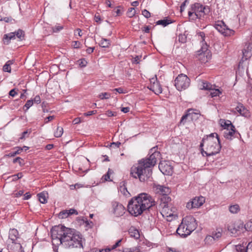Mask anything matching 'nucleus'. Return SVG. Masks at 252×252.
Returning <instances> with one entry per match:
<instances>
[{"label": "nucleus", "instance_id": "f257e3e1", "mask_svg": "<svg viewBox=\"0 0 252 252\" xmlns=\"http://www.w3.org/2000/svg\"><path fill=\"white\" fill-rule=\"evenodd\" d=\"M53 245H61L65 248H83L82 238L74 234L69 228L63 225L55 226L51 230Z\"/></svg>", "mask_w": 252, "mask_h": 252}, {"label": "nucleus", "instance_id": "f03ea898", "mask_svg": "<svg viewBox=\"0 0 252 252\" xmlns=\"http://www.w3.org/2000/svg\"><path fill=\"white\" fill-rule=\"evenodd\" d=\"M157 147L152 148L150 151L151 155L148 158L139 160L131 167L130 174L132 177L138 178L140 182H143L150 178L152 174L151 168L155 165L157 159L160 157V153L157 151Z\"/></svg>", "mask_w": 252, "mask_h": 252}, {"label": "nucleus", "instance_id": "7ed1b4c3", "mask_svg": "<svg viewBox=\"0 0 252 252\" xmlns=\"http://www.w3.org/2000/svg\"><path fill=\"white\" fill-rule=\"evenodd\" d=\"M155 205L156 202L151 195L146 193H141L129 200L127 210L131 215L137 217Z\"/></svg>", "mask_w": 252, "mask_h": 252}, {"label": "nucleus", "instance_id": "20e7f679", "mask_svg": "<svg viewBox=\"0 0 252 252\" xmlns=\"http://www.w3.org/2000/svg\"><path fill=\"white\" fill-rule=\"evenodd\" d=\"M203 156H211L219 153L221 149L220 140L217 133H212L204 136L200 144Z\"/></svg>", "mask_w": 252, "mask_h": 252}, {"label": "nucleus", "instance_id": "39448f33", "mask_svg": "<svg viewBox=\"0 0 252 252\" xmlns=\"http://www.w3.org/2000/svg\"><path fill=\"white\" fill-rule=\"evenodd\" d=\"M198 37L201 40V48L198 51L199 59L202 62H207L210 59L211 55L210 52L208 50V46L205 40V35L204 32H200L198 33Z\"/></svg>", "mask_w": 252, "mask_h": 252}, {"label": "nucleus", "instance_id": "423d86ee", "mask_svg": "<svg viewBox=\"0 0 252 252\" xmlns=\"http://www.w3.org/2000/svg\"><path fill=\"white\" fill-rule=\"evenodd\" d=\"M209 11L208 6H204L199 3H195L191 6V9L188 12V15L191 17L193 13L196 18H200Z\"/></svg>", "mask_w": 252, "mask_h": 252}, {"label": "nucleus", "instance_id": "0eeeda50", "mask_svg": "<svg viewBox=\"0 0 252 252\" xmlns=\"http://www.w3.org/2000/svg\"><path fill=\"white\" fill-rule=\"evenodd\" d=\"M174 85L176 89L181 91L188 88L190 84V79L186 75L183 74L179 75L175 79Z\"/></svg>", "mask_w": 252, "mask_h": 252}, {"label": "nucleus", "instance_id": "6e6552de", "mask_svg": "<svg viewBox=\"0 0 252 252\" xmlns=\"http://www.w3.org/2000/svg\"><path fill=\"white\" fill-rule=\"evenodd\" d=\"M195 219L191 216H189L183 219L182 221L179 225V229L182 230L185 227H187L191 232L193 231L196 227V223Z\"/></svg>", "mask_w": 252, "mask_h": 252}, {"label": "nucleus", "instance_id": "1a4fd4ad", "mask_svg": "<svg viewBox=\"0 0 252 252\" xmlns=\"http://www.w3.org/2000/svg\"><path fill=\"white\" fill-rule=\"evenodd\" d=\"M227 228L232 236H236L243 231L244 224L241 221L230 222L228 224Z\"/></svg>", "mask_w": 252, "mask_h": 252}, {"label": "nucleus", "instance_id": "9d476101", "mask_svg": "<svg viewBox=\"0 0 252 252\" xmlns=\"http://www.w3.org/2000/svg\"><path fill=\"white\" fill-rule=\"evenodd\" d=\"M161 205L162 207L161 213L163 217L166 218L167 220H170L173 218H175L176 217L175 208L164 203Z\"/></svg>", "mask_w": 252, "mask_h": 252}, {"label": "nucleus", "instance_id": "9b49d317", "mask_svg": "<svg viewBox=\"0 0 252 252\" xmlns=\"http://www.w3.org/2000/svg\"><path fill=\"white\" fill-rule=\"evenodd\" d=\"M215 28L224 36H230L234 31L229 29L222 21H218L214 25Z\"/></svg>", "mask_w": 252, "mask_h": 252}, {"label": "nucleus", "instance_id": "f8f14e48", "mask_svg": "<svg viewBox=\"0 0 252 252\" xmlns=\"http://www.w3.org/2000/svg\"><path fill=\"white\" fill-rule=\"evenodd\" d=\"M205 198L202 196L195 197L187 203L186 207L188 209L198 208L201 206L205 203Z\"/></svg>", "mask_w": 252, "mask_h": 252}, {"label": "nucleus", "instance_id": "ddd939ff", "mask_svg": "<svg viewBox=\"0 0 252 252\" xmlns=\"http://www.w3.org/2000/svg\"><path fill=\"white\" fill-rule=\"evenodd\" d=\"M111 212L117 217L122 216L125 213V208L121 203L117 201L111 203Z\"/></svg>", "mask_w": 252, "mask_h": 252}, {"label": "nucleus", "instance_id": "4468645a", "mask_svg": "<svg viewBox=\"0 0 252 252\" xmlns=\"http://www.w3.org/2000/svg\"><path fill=\"white\" fill-rule=\"evenodd\" d=\"M16 36L20 40H22V38L24 36V32L19 29L16 32L4 34L3 36L4 42L8 44L9 43V41L11 39H15Z\"/></svg>", "mask_w": 252, "mask_h": 252}, {"label": "nucleus", "instance_id": "2eb2a0df", "mask_svg": "<svg viewBox=\"0 0 252 252\" xmlns=\"http://www.w3.org/2000/svg\"><path fill=\"white\" fill-rule=\"evenodd\" d=\"M158 168L160 171L164 175H170L173 172L172 166L167 161H160L158 165Z\"/></svg>", "mask_w": 252, "mask_h": 252}, {"label": "nucleus", "instance_id": "dca6fc26", "mask_svg": "<svg viewBox=\"0 0 252 252\" xmlns=\"http://www.w3.org/2000/svg\"><path fill=\"white\" fill-rule=\"evenodd\" d=\"M153 189L156 193L162 195H166L170 192V189L168 187L156 184H153Z\"/></svg>", "mask_w": 252, "mask_h": 252}, {"label": "nucleus", "instance_id": "f3484780", "mask_svg": "<svg viewBox=\"0 0 252 252\" xmlns=\"http://www.w3.org/2000/svg\"><path fill=\"white\" fill-rule=\"evenodd\" d=\"M243 57L246 60L250 58L252 55V44L251 43H246L243 50Z\"/></svg>", "mask_w": 252, "mask_h": 252}, {"label": "nucleus", "instance_id": "a211bd4d", "mask_svg": "<svg viewBox=\"0 0 252 252\" xmlns=\"http://www.w3.org/2000/svg\"><path fill=\"white\" fill-rule=\"evenodd\" d=\"M149 89L156 94H161L162 91V88L158 82L152 86H150Z\"/></svg>", "mask_w": 252, "mask_h": 252}, {"label": "nucleus", "instance_id": "6ab92c4d", "mask_svg": "<svg viewBox=\"0 0 252 252\" xmlns=\"http://www.w3.org/2000/svg\"><path fill=\"white\" fill-rule=\"evenodd\" d=\"M236 110L241 115L247 117L250 116L249 111L243 105H240L236 107Z\"/></svg>", "mask_w": 252, "mask_h": 252}, {"label": "nucleus", "instance_id": "aec40b11", "mask_svg": "<svg viewBox=\"0 0 252 252\" xmlns=\"http://www.w3.org/2000/svg\"><path fill=\"white\" fill-rule=\"evenodd\" d=\"M199 87L200 89L201 90L211 91V90H212L214 86L212 85V84L206 81H202L200 82L199 84Z\"/></svg>", "mask_w": 252, "mask_h": 252}, {"label": "nucleus", "instance_id": "412c9836", "mask_svg": "<svg viewBox=\"0 0 252 252\" xmlns=\"http://www.w3.org/2000/svg\"><path fill=\"white\" fill-rule=\"evenodd\" d=\"M235 132V128L225 130L224 131V137L227 139L231 140L234 137Z\"/></svg>", "mask_w": 252, "mask_h": 252}, {"label": "nucleus", "instance_id": "4be33fe9", "mask_svg": "<svg viewBox=\"0 0 252 252\" xmlns=\"http://www.w3.org/2000/svg\"><path fill=\"white\" fill-rule=\"evenodd\" d=\"M176 232L178 235L183 237H185L191 233L190 230L187 228V227H185L183 229L180 230L179 226L176 230Z\"/></svg>", "mask_w": 252, "mask_h": 252}, {"label": "nucleus", "instance_id": "5701e85b", "mask_svg": "<svg viewBox=\"0 0 252 252\" xmlns=\"http://www.w3.org/2000/svg\"><path fill=\"white\" fill-rule=\"evenodd\" d=\"M221 229H217L216 231L213 232L212 236H209L206 238V239H212L216 240L219 239L221 236Z\"/></svg>", "mask_w": 252, "mask_h": 252}, {"label": "nucleus", "instance_id": "b1692460", "mask_svg": "<svg viewBox=\"0 0 252 252\" xmlns=\"http://www.w3.org/2000/svg\"><path fill=\"white\" fill-rule=\"evenodd\" d=\"M221 126L225 130L234 128V126L232 124L231 122L229 120H221Z\"/></svg>", "mask_w": 252, "mask_h": 252}, {"label": "nucleus", "instance_id": "393cba45", "mask_svg": "<svg viewBox=\"0 0 252 252\" xmlns=\"http://www.w3.org/2000/svg\"><path fill=\"white\" fill-rule=\"evenodd\" d=\"M39 201L43 204L46 203L47 202L48 193L46 192H41L37 195Z\"/></svg>", "mask_w": 252, "mask_h": 252}, {"label": "nucleus", "instance_id": "a878e982", "mask_svg": "<svg viewBox=\"0 0 252 252\" xmlns=\"http://www.w3.org/2000/svg\"><path fill=\"white\" fill-rule=\"evenodd\" d=\"M129 234L131 237H133L136 239H138L140 236L139 231L134 227H131L129 229Z\"/></svg>", "mask_w": 252, "mask_h": 252}, {"label": "nucleus", "instance_id": "bb28decb", "mask_svg": "<svg viewBox=\"0 0 252 252\" xmlns=\"http://www.w3.org/2000/svg\"><path fill=\"white\" fill-rule=\"evenodd\" d=\"M18 235V232L15 229H10L9 233V237L12 241H15Z\"/></svg>", "mask_w": 252, "mask_h": 252}, {"label": "nucleus", "instance_id": "cd10ccee", "mask_svg": "<svg viewBox=\"0 0 252 252\" xmlns=\"http://www.w3.org/2000/svg\"><path fill=\"white\" fill-rule=\"evenodd\" d=\"M210 91V95L212 97L219 96L222 94V92L219 89H215V86Z\"/></svg>", "mask_w": 252, "mask_h": 252}, {"label": "nucleus", "instance_id": "c85d7f7f", "mask_svg": "<svg viewBox=\"0 0 252 252\" xmlns=\"http://www.w3.org/2000/svg\"><path fill=\"white\" fill-rule=\"evenodd\" d=\"M171 23H172L171 20L167 19L160 20L156 22L157 25H162L163 27H165Z\"/></svg>", "mask_w": 252, "mask_h": 252}, {"label": "nucleus", "instance_id": "c756f323", "mask_svg": "<svg viewBox=\"0 0 252 252\" xmlns=\"http://www.w3.org/2000/svg\"><path fill=\"white\" fill-rule=\"evenodd\" d=\"M110 45L108 39L102 38L99 43V45L103 48H108Z\"/></svg>", "mask_w": 252, "mask_h": 252}, {"label": "nucleus", "instance_id": "7c9ffc66", "mask_svg": "<svg viewBox=\"0 0 252 252\" xmlns=\"http://www.w3.org/2000/svg\"><path fill=\"white\" fill-rule=\"evenodd\" d=\"M229 211L232 214H236L240 210V208L238 205L235 204L231 205L229 208Z\"/></svg>", "mask_w": 252, "mask_h": 252}, {"label": "nucleus", "instance_id": "2f4dec72", "mask_svg": "<svg viewBox=\"0 0 252 252\" xmlns=\"http://www.w3.org/2000/svg\"><path fill=\"white\" fill-rule=\"evenodd\" d=\"M63 128L61 126H58L56 131L54 133V136L56 137H60L63 135Z\"/></svg>", "mask_w": 252, "mask_h": 252}, {"label": "nucleus", "instance_id": "473e14b6", "mask_svg": "<svg viewBox=\"0 0 252 252\" xmlns=\"http://www.w3.org/2000/svg\"><path fill=\"white\" fill-rule=\"evenodd\" d=\"M12 64V62L11 61H8L3 66V70L5 72H11V67L10 64Z\"/></svg>", "mask_w": 252, "mask_h": 252}, {"label": "nucleus", "instance_id": "72a5a7b5", "mask_svg": "<svg viewBox=\"0 0 252 252\" xmlns=\"http://www.w3.org/2000/svg\"><path fill=\"white\" fill-rule=\"evenodd\" d=\"M139 247H134L131 248L126 249L123 252H140Z\"/></svg>", "mask_w": 252, "mask_h": 252}, {"label": "nucleus", "instance_id": "f704fd0d", "mask_svg": "<svg viewBox=\"0 0 252 252\" xmlns=\"http://www.w3.org/2000/svg\"><path fill=\"white\" fill-rule=\"evenodd\" d=\"M136 14V11L134 9V8L130 7L128 9V11L126 13L127 16L131 18L133 17Z\"/></svg>", "mask_w": 252, "mask_h": 252}, {"label": "nucleus", "instance_id": "c9c22d12", "mask_svg": "<svg viewBox=\"0 0 252 252\" xmlns=\"http://www.w3.org/2000/svg\"><path fill=\"white\" fill-rule=\"evenodd\" d=\"M110 97H111L110 94L107 93V92L100 93L98 95V97L100 98L101 99H109Z\"/></svg>", "mask_w": 252, "mask_h": 252}, {"label": "nucleus", "instance_id": "e433bc0d", "mask_svg": "<svg viewBox=\"0 0 252 252\" xmlns=\"http://www.w3.org/2000/svg\"><path fill=\"white\" fill-rule=\"evenodd\" d=\"M59 218L61 219H64L68 217V214L67 213V210H65L61 212L59 214Z\"/></svg>", "mask_w": 252, "mask_h": 252}, {"label": "nucleus", "instance_id": "4c0bfd02", "mask_svg": "<svg viewBox=\"0 0 252 252\" xmlns=\"http://www.w3.org/2000/svg\"><path fill=\"white\" fill-rule=\"evenodd\" d=\"M178 40L180 42L184 43L186 42L187 36L184 34H179L178 36Z\"/></svg>", "mask_w": 252, "mask_h": 252}, {"label": "nucleus", "instance_id": "58836bf2", "mask_svg": "<svg viewBox=\"0 0 252 252\" xmlns=\"http://www.w3.org/2000/svg\"><path fill=\"white\" fill-rule=\"evenodd\" d=\"M63 29V26L60 25H56L52 28L53 31L55 32H58Z\"/></svg>", "mask_w": 252, "mask_h": 252}, {"label": "nucleus", "instance_id": "ea45409f", "mask_svg": "<svg viewBox=\"0 0 252 252\" xmlns=\"http://www.w3.org/2000/svg\"><path fill=\"white\" fill-rule=\"evenodd\" d=\"M245 228L248 231H252V221H250L248 222L245 226H244V228Z\"/></svg>", "mask_w": 252, "mask_h": 252}, {"label": "nucleus", "instance_id": "a19ab883", "mask_svg": "<svg viewBox=\"0 0 252 252\" xmlns=\"http://www.w3.org/2000/svg\"><path fill=\"white\" fill-rule=\"evenodd\" d=\"M192 114L191 113H188L186 115H184L182 116L181 120L180 121V123H183V124L185 123V121L187 119V118L189 117L191 118Z\"/></svg>", "mask_w": 252, "mask_h": 252}, {"label": "nucleus", "instance_id": "79ce46f5", "mask_svg": "<svg viewBox=\"0 0 252 252\" xmlns=\"http://www.w3.org/2000/svg\"><path fill=\"white\" fill-rule=\"evenodd\" d=\"M142 14L146 18H149L151 17L150 12L146 9H144L142 11Z\"/></svg>", "mask_w": 252, "mask_h": 252}, {"label": "nucleus", "instance_id": "37998d69", "mask_svg": "<svg viewBox=\"0 0 252 252\" xmlns=\"http://www.w3.org/2000/svg\"><path fill=\"white\" fill-rule=\"evenodd\" d=\"M79 64L81 67H85L87 64V62L85 59H82L78 61Z\"/></svg>", "mask_w": 252, "mask_h": 252}, {"label": "nucleus", "instance_id": "c03bdc74", "mask_svg": "<svg viewBox=\"0 0 252 252\" xmlns=\"http://www.w3.org/2000/svg\"><path fill=\"white\" fill-rule=\"evenodd\" d=\"M32 105H33V100H29L27 101L26 103L24 105V107H26L27 110H28Z\"/></svg>", "mask_w": 252, "mask_h": 252}, {"label": "nucleus", "instance_id": "a18cd8bd", "mask_svg": "<svg viewBox=\"0 0 252 252\" xmlns=\"http://www.w3.org/2000/svg\"><path fill=\"white\" fill-rule=\"evenodd\" d=\"M67 211L68 214V216L69 215H73V214H76V215L78 214L77 211L74 209H70L69 210H67Z\"/></svg>", "mask_w": 252, "mask_h": 252}, {"label": "nucleus", "instance_id": "49530a36", "mask_svg": "<svg viewBox=\"0 0 252 252\" xmlns=\"http://www.w3.org/2000/svg\"><path fill=\"white\" fill-rule=\"evenodd\" d=\"M150 86H152L154 84H156V83H158V81L157 80V76H155V77L152 78L150 79Z\"/></svg>", "mask_w": 252, "mask_h": 252}, {"label": "nucleus", "instance_id": "de8ad7c7", "mask_svg": "<svg viewBox=\"0 0 252 252\" xmlns=\"http://www.w3.org/2000/svg\"><path fill=\"white\" fill-rule=\"evenodd\" d=\"M122 240V239H120V240H118L114 245H113L111 247V249H112V250L115 249L116 248L120 246V243H121Z\"/></svg>", "mask_w": 252, "mask_h": 252}, {"label": "nucleus", "instance_id": "09e8293b", "mask_svg": "<svg viewBox=\"0 0 252 252\" xmlns=\"http://www.w3.org/2000/svg\"><path fill=\"white\" fill-rule=\"evenodd\" d=\"M189 0H185V1H184L181 6H180V12L182 13L185 9V8L186 5V3Z\"/></svg>", "mask_w": 252, "mask_h": 252}, {"label": "nucleus", "instance_id": "8fccbe9b", "mask_svg": "<svg viewBox=\"0 0 252 252\" xmlns=\"http://www.w3.org/2000/svg\"><path fill=\"white\" fill-rule=\"evenodd\" d=\"M80 43L78 41H75L72 42V46L74 48H79L80 47Z\"/></svg>", "mask_w": 252, "mask_h": 252}, {"label": "nucleus", "instance_id": "3c124183", "mask_svg": "<svg viewBox=\"0 0 252 252\" xmlns=\"http://www.w3.org/2000/svg\"><path fill=\"white\" fill-rule=\"evenodd\" d=\"M121 144V143L119 142H113V143H111L110 146L111 147H114V148H119V146H120Z\"/></svg>", "mask_w": 252, "mask_h": 252}, {"label": "nucleus", "instance_id": "603ef678", "mask_svg": "<svg viewBox=\"0 0 252 252\" xmlns=\"http://www.w3.org/2000/svg\"><path fill=\"white\" fill-rule=\"evenodd\" d=\"M96 113V110H93V111H89L88 112L85 113L84 114V115L85 116H91V115L95 114Z\"/></svg>", "mask_w": 252, "mask_h": 252}, {"label": "nucleus", "instance_id": "864d4df0", "mask_svg": "<svg viewBox=\"0 0 252 252\" xmlns=\"http://www.w3.org/2000/svg\"><path fill=\"white\" fill-rule=\"evenodd\" d=\"M113 91H116L117 92L119 93V94H124L126 92L124 91L123 89L122 88H118L114 89L112 90Z\"/></svg>", "mask_w": 252, "mask_h": 252}, {"label": "nucleus", "instance_id": "5fc2aeb1", "mask_svg": "<svg viewBox=\"0 0 252 252\" xmlns=\"http://www.w3.org/2000/svg\"><path fill=\"white\" fill-rule=\"evenodd\" d=\"M246 252H252V242L249 243Z\"/></svg>", "mask_w": 252, "mask_h": 252}, {"label": "nucleus", "instance_id": "6e6d98bb", "mask_svg": "<svg viewBox=\"0 0 252 252\" xmlns=\"http://www.w3.org/2000/svg\"><path fill=\"white\" fill-rule=\"evenodd\" d=\"M33 101L37 104L40 103L41 102L40 96L39 95L35 96Z\"/></svg>", "mask_w": 252, "mask_h": 252}, {"label": "nucleus", "instance_id": "4d7b16f0", "mask_svg": "<svg viewBox=\"0 0 252 252\" xmlns=\"http://www.w3.org/2000/svg\"><path fill=\"white\" fill-rule=\"evenodd\" d=\"M22 160V159L20 157H17L13 159V162L14 163H16L18 162L20 165H21L22 163L21 162V161Z\"/></svg>", "mask_w": 252, "mask_h": 252}, {"label": "nucleus", "instance_id": "13d9d810", "mask_svg": "<svg viewBox=\"0 0 252 252\" xmlns=\"http://www.w3.org/2000/svg\"><path fill=\"white\" fill-rule=\"evenodd\" d=\"M166 252H180V251L175 248H168Z\"/></svg>", "mask_w": 252, "mask_h": 252}, {"label": "nucleus", "instance_id": "bf43d9fd", "mask_svg": "<svg viewBox=\"0 0 252 252\" xmlns=\"http://www.w3.org/2000/svg\"><path fill=\"white\" fill-rule=\"evenodd\" d=\"M54 119V116H48L45 119V123H48L49 122L53 120V119Z\"/></svg>", "mask_w": 252, "mask_h": 252}, {"label": "nucleus", "instance_id": "052dcab7", "mask_svg": "<svg viewBox=\"0 0 252 252\" xmlns=\"http://www.w3.org/2000/svg\"><path fill=\"white\" fill-rule=\"evenodd\" d=\"M112 249L111 248H107L106 249H102L100 250V251H97V252H110Z\"/></svg>", "mask_w": 252, "mask_h": 252}, {"label": "nucleus", "instance_id": "680f3d73", "mask_svg": "<svg viewBox=\"0 0 252 252\" xmlns=\"http://www.w3.org/2000/svg\"><path fill=\"white\" fill-rule=\"evenodd\" d=\"M81 122V118H75L73 121V123L74 124H78Z\"/></svg>", "mask_w": 252, "mask_h": 252}, {"label": "nucleus", "instance_id": "e2e57ef3", "mask_svg": "<svg viewBox=\"0 0 252 252\" xmlns=\"http://www.w3.org/2000/svg\"><path fill=\"white\" fill-rule=\"evenodd\" d=\"M129 109H130V108L128 107H122L121 108V111H122L123 112H124L125 113H126L129 112Z\"/></svg>", "mask_w": 252, "mask_h": 252}, {"label": "nucleus", "instance_id": "0e129e2a", "mask_svg": "<svg viewBox=\"0 0 252 252\" xmlns=\"http://www.w3.org/2000/svg\"><path fill=\"white\" fill-rule=\"evenodd\" d=\"M8 179H10L11 180V181H17V180H18L17 178V176H16V175H12L11 176H9L8 178Z\"/></svg>", "mask_w": 252, "mask_h": 252}, {"label": "nucleus", "instance_id": "69168bd1", "mask_svg": "<svg viewBox=\"0 0 252 252\" xmlns=\"http://www.w3.org/2000/svg\"><path fill=\"white\" fill-rule=\"evenodd\" d=\"M17 94V93L15 91V89H12L11 90L9 93V94L11 96H13L14 97V96H15V95Z\"/></svg>", "mask_w": 252, "mask_h": 252}, {"label": "nucleus", "instance_id": "338daca9", "mask_svg": "<svg viewBox=\"0 0 252 252\" xmlns=\"http://www.w3.org/2000/svg\"><path fill=\"white\" fill-rule=\"evenodd\" d=\"M12 18L11 17H4L2 19V21H4L6 23H9L12 21Z\"/></svg>", "mask_w": 252, "mask_h": 252}, {"label": "nucleus", "instance_id": "774afa93", "mask_svg": "<svg viewBox=\"0 0 252 252\" xmlns=\"http://www.w3.org/2000/svg\"><path fill=\"white\" fill-rule=\"evenodd\" d=\"M94 20L97 23H100L101 21L100 16L96 15H95L94 16Z\"/></svg>", "mask_w": 252, "mask_h": 252}]
</instances>
